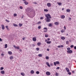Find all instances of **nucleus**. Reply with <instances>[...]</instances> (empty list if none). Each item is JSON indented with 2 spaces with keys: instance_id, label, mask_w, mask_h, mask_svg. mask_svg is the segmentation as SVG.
I'll return each mask as SVG.
<instances>
[{
  "instance_id": "nucleus-1",
  "label": "nucleus",
  "mask_w": 76,
  "mask_h": 76,
  "mask_svg": "<svg viewBox=\"0 0 76 76\" xmlns=\"http://www.w3.org/2000/svg\"><path fill=\"white\" fill-rule=\"evenodd\" d=\"M33 11V9L32 8H27L26 10L27 12H31Z\"/></svg>"
},
{
  "instance_id": "nucleus-2",
  "label": "nucleus",
  "mask_w": 76,
  "mask_h": 76,
  "mask_svg": "<svg viewBox=\"0 0 76 76\" xmlns=\"http://www.w3.org/2000/svg\"><path fill=\"white\" fill-rule=\"evenodd\" d=\"M45 17L47 18H51V17L50 16V15L49 14H46L45 15Z\"/></svg>"
},
{
  "instance_id": "nucleus-3",
  "label": "nucleus",
  "mask_w": 76,
  "mask_h": 76,
  "mask_svg": "<svg viewBox=\"0 0 76 76\" xmlns=\"http://www.w3.org/2000/svg\"><path fill=\"white\" fill-rule=\"evenodd\" d=\"M55 66H56L57 64H60V62L58 61H56L53 62Z\"/></svg>"
},
{
  "instance_id": "nucleus-4",
  "label": "nucleus",
  "mask_w": 76,
  "mask_h": 76,
  "mask_svg": "<svg viewBox=\"0 0 76 76\" xmlns=\"http://www.w3.org/2000/svg\"><path fill=\"white\" fill-rule=\"evenodd\" d=\"M45 20H46V21L47 22H49L51 21V20H50V18H46L45 19Z\"/></svg>"
},
{
  "instance_id": "nucleus-5",
  "label": "nucleus",
  "mask_w": 76,
  "mask_h": 76,
  "mask_svg": "<svg viewBox=\"0 0 76 76\" xmlns=\"http://www.w3.org/2000/svg\"><path fill=\"white\" fill-rule=\"evenodd\" d=\"M47 6L48 7H50V6H51V5L50 3H48L47 4Z\"/></svg>"
},
{
  "instance_id": "nucleus-6",
  "label": "nucleus",
  "mask_w": 76,
  "mask_h": 76,
  "mask_svg": "<svg viewBox=\"0 0 76 76\" xmlns=\"http://www.w3.org/2000/svg\"><path fill=\"white\" fill-rule=\"evenodd\" d=\"M46 74L47 76H50V72H46Z\"/></svg>"
},
{
  "instance_id": "nucleus-7",
  "label": "nucleus",
  "mask_w": 76,
  "mask_h": 76,
  "mask_svg": "<svg viewBox=\"0 0 76 76\" xmlns=\"http://www.w3.org/2000/svg\"><path fill=\"white\" fill-rule=\"evenodd\" d=\"M67 53H72V51L71 50H67Z\"/></svg>"
},
{
  "instance_id": "nucleus-8",
  "label": "nucleus",
  "mask_w": 76,
  "mask_h": 76,
  "mask_svg": "<svg viewBox=\"0 0 76 76\" xmlns=\"http://www.w3.org/2000/svg\"><path fill=\"white\" fill-rule=\"evenodd\" d=\"M48 66V67H50V64H49V63H48V62H47L45 63Z\"/></svg>"
},
{
  "instance_id": "nucleus-9",
  "label": "nucleus",
  "mask_w": 76,
  "mask_h": 76,
  "mask_svg": "<svg viewBox=\"0 0 76 76\" xmlns=\"http://www.w3.org/2000/svg\"><path fill=\"white\" fill-rule=\"evenodd\" d=\"M66 70L67 72H70V70L68 68H66Z\"/></svg>"
},
{
  "instance_id": "nucleus-10",
  "label": "nucleus",
  "mask_w": 76,
  "mask_h": 76,
  "mask_svg": "<svg viewBox=\"0 0 76 76\" xmlns=\"http://www.w3.org/2000/svg\"><path fill=\"white\" fill-rule=\"evenodd\" d=\"M8 54H10V55H11V54H12V52L10 51H9L8 52Z\"/></svg>"
},
{
  "instance_id": "nucleus-11",
  "label": "nucleus",
  "mask_w": 76,
  "mask_h": 76,
  "mask_svg": "<svg viewBox=\"0 0 76 76\" xmlns=\"http://www.w3.org/2000/svg\"><path fill=\"white\" fill-rule=\"evenodd\" d=\"M57 47H58V48H60V47H61V48H63V45H61L58 46H57Z\"/></svg>"
},
{
  "instance_id": "nucleus-12",
  "label": "nucleus",
  "mask_w": 76,
  "mask_h": 76,
  "mask_svg": "<svg viewBox=\"0 0 76 76\" xmlns=\"http://www.w3.org/2000/svg\"><path fill=\"white\" fill-rule=\"evenodd\" d=\"M61 17L62 19H64V18H65V16H64V15H62L61 16Z\"/></svg>"
},
{
  "instance_id": "nucleus-13",
  "label": "nucleus",
  "mask_w": 76,
  "mask_h": 76,
  "mask_svg": "<svg viewBox=\"0 0 76 76\" xmlns=\"http://www.w3.org/2000/svg\"><path fill=\"white\" fill-rule=\"evenodd\" d=\"M1 26L2 27V30H4V26L3 25H1Z\"/></svg>"
},
{
  "instance_id": "nucleus-14",
  "label": "nucleus",
  "mask_w": 76,
  "mask_h": 76,
  "mask_svg": "<svg viewBox=\"0 0 76 76\" xmlns=\"http://www.w3.org/2000/svg\"><path fill=\"white\" fill-rule=\"evenodd\" d=\"M24 3L25 4H26V5H28V4H29V3L28 2L26 1H25Z\"/></svg>"
},
{
  "instance_id": "nucleus-15",
  "label": "nucleus",
  "mask_w": 76,
  "mask_h": 76,
  "mask_svg": "<svg viewBox=\"0 0 76 76\" xmlns=\"http://www.w3.org/2000/svg\"><path fill=\"white\" fill-rule=\"evenodd\" d=\"M33 41H37V39H36V38L35 37H33Z\"/></svg>"
},
{
  "instance_id": "nucleus-16",
  "label": "nucleus",
  "mask_w": 76,
  "mask_h": 76,
  "mask_svg": "<svg viewBox=\"0 0 76 76\" xmlns=\"http://www.w3.org/2000/svg\"><path fill=\"white\" fill-rule=\"evenodd\" d=\"M1 74H2V75H4V74L5 72H4V71L3 70V71H1Z\"/></svg>"
},
{
  "instance_id": "nucleus-17",
  "label": "nucleus",
  "mask_w": 76,
  "mask_h": 76,
  "mask_svg": "<svg viewBox=\"0 0 76 76\" xmlns=\"http://www.w3.org/2000/svg\"><path fill=\"white\" fill-rule=\"evenodd\" d=\"M10 60H13V57L12 56H10Z\"/></svg>"
},
{
  "instance_id": "nucleus-18",
  "label": "nucleus",
  "mask_w": 76,
  "mask_h": 76,
  "mask_svg": "<svg viewBox=\"0 0 76 76\" xmlns=\"http://www.w3.org/2000/svg\"><path fill=\"white\" fill-rule=\"evenodd\" d=\"M30 73L31 74H34V71L33 70H31L30 71Z\"/></svg>"
},
{
  "instance_id": "nucleus-19",
  "label": "nucleus",
  "mask_w": 76,
  "mask_h": 76,
  "mask_svg": "<svg viewBox=\"0 0 76 76\" xmlns=\"http://www.w3.org/2000/svg\"><path fill=\"white\" fill-rule=\"evenodd\" d=\"M54 24H55V25H58V24H59V23H58V22H56Z\"/></svg>"
},
{
  "instance_id": "nucleus-20",
  "label": "nucleus",
  "mask_w": 76,
  "mask_h": 76,
  "mask_svg": "<svg viewBox=\"0 0 76 76\" xmlns=\"http://www.w3.org/2000/svg\"><path fill=\"white\" fill-rule=\"evenodd\" d=\"M20 75L23 76H25V73L23 72L20 73Z\"/></svg>"
},
{
  "instance_id": "nucleus-21",
  "label": "nucleus",
  "mask_w": 76,
  "mask_h": 76,
  "mask_svg": "<svg viewBox=\"0 0 76 76\" xmlns=\"http://www.w3.org/2000/svg\"><path fill=\"white\" fill-rule=\"evenodd\" d=\"M39 57H42V54H39L38 55Z\"/></svg>"
},
{
  "instance_id": "nucleus-22",
  "label": "nucleus",
  "mask_w": 76,
  "mask_h": 76,
  "mask_svg": "<svg viewBox=\"0 0 76 76\" xmlns=\"http://www.w3.org/2000/svg\"><path fill=\"white\" fill-rule=\"evenodd\" d=\"M61 38L62 39H63V40H64V39H65V37H61Z\"/></svg>"
},
{
  "instance_id": "nucleus-23",
  "label": "nucleus",
  "mask_w": 76,
  "mask_h": 76,
  "mask_svg": "<svg viewBox=\"0 0 76 76\" xmlns=\"http://www.w3.org/2000/svg\"><path fill=\"white\" fill-rule=\"evenodd\" d=\"M64 31H65V30H64V29H63V30H61V32L62 33H63V32H64Z\"/></svg>"
},
{
  "instance_id": "nucleus-24",
  "label": "nucleus",
  "mask_w": 76,
  "mask_h": 76,
  "mask_svg": "<svg viewBox=\"0 0 76 76\" xmlns=\"http://www.w3.org/2000/svg\"><path fill=\"white\" fill-rule=\"evenodd\" d=\"M13 25L14 26H15V27H17V26H18L17 24H15V23H13Z\"/></svg>"
},
{
  "instance_id": "nucleus-25",
  "label": "nucleus",
  "mask_w": 76,
  "mask_h": 76,
  "mask_svg": "<svg viewBox=\"0 0 76 76\" xmlns=\"http://www.w3.org/2000/svg\"><path fill=\"white\" fill-rule=\"evenodd\" d=\"M23 25L22 23H20L19 24V26L20 27L22 26Z\"/></svg>"
},
{
  "instance_id": "nucleus-26",
  "label": "nucleus",
  "mask_w": 76,
  "mask_h": 76,
  "mask_svg": "<svg viewBox=\"0 0 76 76\" xmlns=\"http://www.w3.org/2000/svg\"><path fill=\"white\" fill-rule=\"evenodd\" d=\"M41 43L40 42H38V43H37V45H38V46H39V45H41Z\"/></svg>"
},
{
  "instance_id": "nucleus-27",
  "label": "nucleus",
  "mask_w": 76,
  "mask_h": 76,
  "mask_svg": "<svg viewBox=\"0 0 76 76\" xmlns=\"http://www.w3.org/2000/svg\"><path fill=\"white\" fill-rule=\"evenodd\" d=\"M66 11L67 12H70V10L69 9H67L66 10Z\"/></svg>"
},
{
  "instance_id": "nucleus-28",
  "label": "nucleus",
  "mask_w": 76,
  "mask_h": 76,
  "mask_svg": "<svg viewBox=\"0 0 76 76\" xmlns=\"http://www.w3.org/2000/svg\"><path fill=\"white\" fill-rule=\"evenodd\" d=\"M7 48V44H6L5 45V48Z\"/></svg>"
},
{
  "instance_id": "nucleus-29",
  "label": "nucleus",
  "mask_w": 76,
  "mask_h": 76,
  "mask_svg": "<svg viewBox=\"0 0 76 76\" xmlns=\"http://www.w3.org/2000/svg\"><path fill=\"white\" fill-rule=\"evenodd\" d=\"M48 9H44V12H48Z\"/></svg>"
},
{
  "instance_id": "nucleus-30",
  "label": "nucleus",
  "mask_w": 76,
  "mask_h": 76,
  "mask_svg": "<svg viewBox=\"0 0 76 76\" xmlns=\"http://www.w3.org/2000/svg\"><path fill=\"white\" fill-rule=\"evenodd\" d=\"M58 5H59V6H61V4H62L61 3V2L58 3Z\"/></svg>"
},
{
  "instance_id": "nucleus-31",
  "label": "nucleus",
  "mask_w": 76,
  "mask_h": 76,
  "mask_svg": "<svg viewBox=\"0 0 76 76\" xmlns=\"http://www.w3.org/2000/svg\"><path fill=\"white\" fill-rule=\"evenodd\" d=\"M20 48H19V47L18 46V47H17L16 48H15V49H17V50H19L20 49Z\"/></svg>"
},
{
  "instance_id": "nucleus-32",
  "label": "nucleus",
  "mask_w": 76,
  "mask_h": 76,
  "mask_svg": "<svg viewBox=\"0 0 76 76\" xmlns=\"http://www.w3.org/2000/svg\"><path fill=\"white\" fill-rule=\"evenodd\" d=\"M36 74H37V75H39V72L38 71H37L36 72Z\"/></svg>"
},
{
  "instance_id": "nucleus-33",
  "label": "nucleus",
  "mask_w": 76,
  "mask_h": 76,
  "mask_svg": "<svg viewBox=\"0 0 76 76\" xmlns=\"http://www.w3.org/2000/svg\"><path fill=\"white\" fill-rule=\"evenodd\" d=\"M51 42V41H48L47 42V44H50Z\"/></svg>"
},
{
  "instance_id": "nucleus-34",
  "label": "nucleus",
  "mask_w": 76,
  "mask_h": 76,
  "mask_svg": "<svg viewBox=\"0 0 76 76\" xmlns=\"http://www.w3.org/2000/svg\"><path fill=\"white\" fill-rule=\"evenodd\" d=\"M53 26V25L51 23H49V26Z\"/></svg>"
},
{
  "instance_id": "nucleus-35",
  "label": "nucleus",
  "mask_w": 76,
  "mask_h": 76,
  "mask_svg": "<svg viewBox=\"0 0 76 76\" xmlns=\"http://www.w3.org/2000/svg\"><path fill=\"white\" fill-rule=\"evenodd\" d=\"M45 37H46V38H47L48 37V35L47 34H45Z\"/></svg>"
},
{
  "instance_id": "nucleus-36",
  "label": "nucleus",
  "mask_w": 76,
  "mask_h": 76,
  "mask_svg": "<svg viewBox=\"0 0 76 76\" xmlns=\"http://www.w3.org/2000/svg\"><path fill=\"white\" fill-rule=\"evenodd\" d=\"M14 17H15V16H17V14H14Z\"/></svg>"
},
{
  "instance_id": "nucleus-37",
  "label": "nucleus",
  "mask_w": 76,
  "mask_h": 76,
  "mask_svg": "<svg viewBox=\"0 0 76 76\" xmlns=\"http://www.w3.org/2000/svg\"><path fill=\"white\" fill-rule=\"evenodd\" d=\"M73 47H74V45H71L70 47V48H73Z\"/></svg>"
},
{
  "instance_id": "nucleus-38",
  "label": "nucleus",
  "mask_w": 76,
  "mask_h": 76,
  "mask_svg": "<svg viewBox=\"0 0 76 76\" xmlns=\"http://www.w3.org/2000/svg\"><path fill=\"white\" fill-rule=\"evenodd\" d=\"M56 76H58V73H57V72L56 73Z\"/></svg>"
},
{
  "instance_id": "nucleus-39",
  "label": "nucleus",
  "mask_w": 76,
  "mask_h": 76,
  "mask_svg": "<svg viewBox=\"0 0 76 76\" xmlns=\"http://www.w3.org/2000/svg\"><path fill=\"white\" fill-rule=\"evenodd\" d=\"M4 69V68L2 67L1 68L0 70H3Z\"/></svg>"
},
{
  "instance_id": "nucleus-40",
  "label": "nucleus",
  "mask_w": 76,
  "mask_h": 76,
  "mask_svg": "<svg viewBox=\"0 0 76 76\" xmlns=\"http://www.w3.org/2000/svg\"><path fill=\"white\" fill-rule=\"evenodd\" d=\"M5 20L7 22H10V21H9V20L7 19Z\"/></svg>"
},
{
  "instance_id": "nucleus-41",
  "label": "nucleus",
  "mask_w": 76,
  "mask_h": 76,
  "mask_svg": "<svg viewBox=\"0 0 76 76\" xmlns=\"http://www.w3.org/2000/svg\"><path fill=\"white\" fill-rule=\"evenodd\" d=\"M41 26H38V29H41Z\"/></svg>"
},
{
  "instance_id": "nucleus-42",
  "label": "nucleus",
  "mask_w": 76,
  "mask_h": 76,
  "mask_svg": "<svg viewBox=\"0 0 76 76\" xmlns=\"http://www.w3.org/2000/svg\"><path fill=\"white\" fill-rule=\"evenodd\" d=\"M60 69V67H57L56 68V70H58V69Z\"/></svg>"
},
{
  "instance_id": "nucleus-43",
  "label": "nucleus",
  "mask_w": 76,
  "mask_h": 76,
  "mask_svg": "<svg viewBox=\"0 0 76 76\" xmlns=\"http://www.w3.org/2000/svg\"><path fill=\"white\" fill-rule=\"evenodd\" d=\"M66 44H69V41H66Z\"/></svg>"
},
{
  "instance_id": "nucleus-44",
  "label": "nucleus",
  "mask_w": 76,
  "mask_h": 76,
  "mask_svg": "<svg viewBox=\"0 0 76 76\" xmlns=\"http://www.w3.org/2000/svg\"><path fill=\"white\" fill-rule=\"evenodd\" d=\"M46 60H47L48 59H49V57H48V56H46Z\"/></svg>"
},
{
  "instance_id": "nucleus-45",
  "label": "nucleus",
  "mask_w": 76,
  "mask_h": 76,
  "mask_svg": "<svg viewBox=\"0 0 76 76\" xmlns=\"http://www.w3.org/2000/svg\"><path fill=\"white\" fill-rule=\"evenodd\" d=\"M39 48H36V50H37V51H39Z\"/></svg>"
},
{
  "instance_id": "nucleus-46",
  "label": "nucleus",
  "mask_w": 76,
  "mask_h": 76,
  "mask_svg": "<svg viewBox=\"0 0 76 76\" xmlns=\"http://www.w3.org/2000/svg\"><path fill=\"white\" fill-rule=\"evenodd\" d=\"M20 9H23V7H22V6H20Z\"/></svg>"
},
{
  "instance_id": "nucleus-47",
  "label": "nucleus",
  "mask_w": 76,
  "mask_h": 76,
  "mask_svg": "<svg viewBox=\"0 0 76 76\" xmlns=\"http://www.w3.org/2000/svg\"><path fill=\"white\" fill-rule=\"evenodd\" d=\"M67 50H70V48H67Z\"/></svg>"
},
{
  "instance_id": "nucleus-48",
  "label": "nucleus",
  "mask_w": 76,
  "mask_h": 76,
  "mask_svg": "<svg viewBox=\"0 0 76 76\" xmlns=\"http://www.w3.org/2000/svg\"><path fill=\"white\" fill-rule=\"evenodd\" d=\"M69 72L68 73V74L69 75H71V74H72V73L71 72Z\"/></svg>"
},
{
  "instance_id": "nucleus-49",
  "label": "nucleus",
  "mask_w": 76,
  "mask_h": 76,
  "mask_svg": "<svg viewBox=\"0 0 76 76\" xmlns=\"http://www.w3.org/2000/svg\"><path fill=\"white\" fill-rule=\"evenodd\" d=\"M17 47V46H16V45H14V48H15V49H16Z\"/></svg>"
},
{
  "instance_id": "nucleus-50",
  "label": "nucleus",
  "mask_w": 76,
  "mask_h": 76,
  "mask_svg": "<svg viewBox=\"0 0 76 76\" xmlns=\"http://www.w3.org/2000/svg\"><path fill=\"white\" fill-rule=\"evenodd\" d=\"M44 29H45V30H47V28H44Z\"/></svg>"
},
{
  "instance_id": "nucleus-51",
  "label": "nucleus",
  "mask_w": 76,
  "mask_h": 76,
  "mask_svg": "<svg viewBox=\"0 0 76 76\" xmlns=\"http://www.w3.org/2000/svg\"><path fill=\"white\" fill-rule=\"evenodd\" d=\"M64 29H65V30L66 29V26H64Z\"/></svg>"
},
{
  "instance_id": "nucleus-52",
  "label": "nucleus",
  "mask_w": 76,
  "mask_h": 76,
  "mask_svg": "<svg viewBox=\"0 0 76 76\" xmlns=\"http://www.w3.org/2000/svg\"><path fill=\"white\" fill-rule=\"evenodd\" d=\"M43 32H47V30H45Z\"/></svg>"
},
{
  "instance_id": "nucleus-53",
  "label": "nucleus",
  "mask_w": 76,
  "mask_h": 76,
  "mask_svg": "<svg viewBox=\"0 0 76 76\" xmlns=\"http://www.w3.org/2000/svg\"><path fill=\"white\" fill-rule=\"evenodd\" d=\"M40 23H41V22L39 21L38 22L37 24H39Z\"/></svg>"
},
{
  "instance_id": "nucleus-54",
  "label": "nucleus",
  "mask_w": 76,
  "mask_h": 76,
  "mask_svg": "<svg viewBox=\"0 0 76 76\" xmlns=\"http://www.w3.org/2000/svg\"><path fill=\"white\" fill-rule=\"evenodd\" d=\"M47 40H48V41H50V38H48L47 39Z\"/></svg>"
},
{
  "instance_id": "nucleus-55",
  "label": "nucleus",
  "mask_w": 76,
  "mask_h": 76,
  "mask_svg": "<svg viewBox=\"0 0 76 76\" xmlns=\"http://www.w3.org/2000/svg\"><path fill=\"white\" fill-rule=\"evenodd\" d=\"M6 28H7V29H9V28H8V26H6Z\"/></svg>"
},
{
  "instance_id": "nucleus-56",
  "label": "nucleus",
  "mask_w": 76,
  "mask_h": 76,
  "mask_svg": "<svg viewBox=\"0 0 76 76\" xmlns=\"http://www.w3.org/2000/svg\"><path fill=\"white\" fill-rule=\"evenodd\" d=\"M50 65L51 66H53V64L51 63Z\"/></svg>"
},
{
  "instance_id": "nucleus-57",
  "label": "nucleus",
  "mask_w": 76,
  "mask_h": 76,
  "mask_svg": "<svg viewBox=\"0 0 76 76\" xmlns=\"http://www.w3.org/2000/svg\"><path fill=\"white\" fill-rule=\"evenodd\" d=\"M44 19V18H43V17H41L40 18V19Z\"/></svg>"
},
{
  "instance_id": "nucleus-58",
  "label": "nucleus",
  "mask_w": 76,
  "mask_h": 76,
  "mask_svg": "<svg viewBox=\"0 0 76 76\" xmlns=\"http://www.w3.org/2000/svg\"><path fill=\"white\" fill-rule=\"evenodd\" d=\"M45 42H46L47 43V42H48V40H47L46 39L45 40Z\"/></svg>"
},
{
  "instance_id": "nucleus-59",
  "label": "nucleus",
  "mask_w": 76,
  "mask_h": 76,
  "mask_svg": "<svg viewBox=\"0 0 76 76\" xmlns=\"http://www.w3.org/2000/svg\"><path fill=\"white\" fill-rule=\"evenodd\" d=\"M33 4H37V2H34L33 3Z\"/></svg>"
},
{
  "instance_id": "nucleus-60",
  "label": "nucleus",
  "mask_w": 76,
  "mask_h": 76,
  "mask_svg": "<svg viewBox=\"0 0 76 76\" xmlns=\"http://www.w3.org/2000/svg\"><path fill=\"white\" fill-rule=\"evenodd\" d=\"M74 48L75 50H76V46H75L74 47Z\"/></svg>"
},
{
  "instance_id": "nucleus-61",
  "label": "nucleus",
  "mask_w": 76,
  "mask_h": 76,
  "mask_svg": "<svg viewBox=\"0 0 76 76\" xmlns=\"http://www.w3.org/2000/svg\"><path fill=\"white\" fill-rule=\"evenodd\" d=\"M1 55H2V56H4V54L3 53H2Z\"/></svg>"
},
{
  "instance_id": "nucleus-62",
  "label": "nucleus",
  "mask_w": 76,
  "mask_h": 76,
  "mask_svg": "<svg viewBox=\"0 0 76 76\" xmlns=\"http://www.w3.org/2000/svg\"><path fill=\"white\" fill-rule=\"evenodd\" d=\"M47 50L48 51H49L50 50V49H47Z\"/></svg>"
},
{
  "instance_id": "nucleus-63",
  "label": "nucleus",
  "mask_w": 76,
  "mask_h": 76,
  "mask_svg": "<svg viewBox=\"0 0 76 76\" xmlns=\"http://www.w3.org/2000/svg\"><path fill=\"white\" fill-rule=\"evenodd\" d=\"M23 40H25V37H23L22 39Z\"/></svg>"
},
{
  "instance_id": "nucleus-64",
  "label": "nucleus",
  "mask_w": 76,
  "mask_h": 76,
  "mask_svg": "<svg viewBox=\"0 0 76 76\" xmlns=\"http://www.w3.org/2000/svg\"><path fill=\"white\" fill-rule=\"evenodd\" d=\"M69 20H71V18H69Z\"/></svg>"
}]
</instances>
